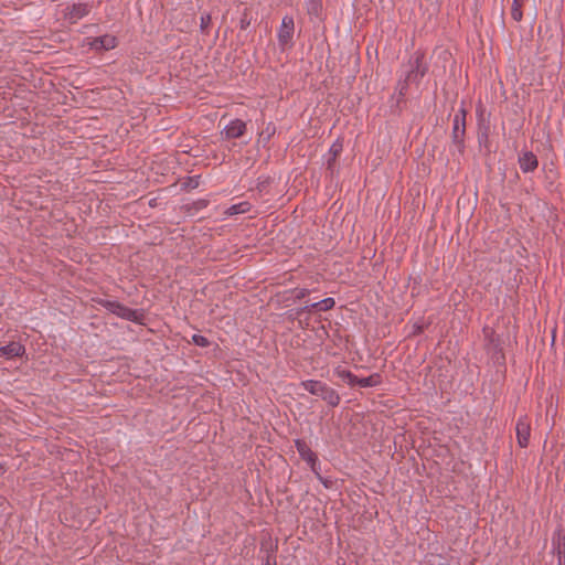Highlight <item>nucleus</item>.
<instances>
[{
	"label": "nucleus",
	"instance_id": "f257e3e1",
	"mask_svg": "<svg viewBox=\"0 0 565 565\" xmlns=\"http://www.w3.org/2000/svg\"><path fill=\"white\" fill-rule=\"evenodd\" d=\"M300 386L310 394L321 397L331 407L340 404L341 398L338 392L321 381L306 380L300 383Z\"/></svg>",
	"mask_w": 565,
	"mask_h": 565
},
{
	"label": "nucleus",
	"instance_id": "f03ea898",
	"mask_svg": "<svg viewBox=\"0 0 565 565\" xmlns=\"http://www.w3.org/2000/svg\"><path fill=\"white\" fill-rule=\"evenodd\" d=\"M95 301L107 311L127 321L139 322L143 317V313L140 310L128 308L116 300L98 298Z\"/></svg>",
	"mask_w": 565,
	"mask_h": 565
},
{
	"label": "nucleus",
	"instance_id": "7ed1b4c3",
	"mask_svg": "<svg viewBox=\"0 0 565 565\" xmlns=\"http://www.w3.org/2000/svg\"><path fill=\"white\" fill-rule=\"evenodd\" d=\"M407 72L405 76V84H418L428 71L427 65L424 63V55L416 52L413 54L407 64Z\"/></svg>",
	"mask_w": 565,
	"mask_h": 565
},
{
	"label": "nucleus",
	"instance_id": "20e7f679",
	"mask_svg": "<svg viewBox=\"0 0 565 565\" xmlns=\"http://www.w3.org/2000/svg\"><path fill=\"white\" fill-rule=\"evenodd\" d=\"M466 117L467 110L461 106L455 114L452 119V141L459 148L463 147L466 135Z\"/></svg>",
	"mask_w": 565,
	"mask_h": 565
},
{
	"label": "nucleus",
	"instance_id": "39448f33",
	"mask_svg": "<svg viewBox=\"0 0 565 565\" xmlns=\"http://www.w3.org/2000/svg\"><path fill=\"white\" fill-rule=\"evenodd\" d=\"M294 32H295L294 18L290 15H285L282 18L281 24L277 31L278 43L282 50L291 46Z\"/></svg>",
	"mask_w": 565,
	"mask_h": 565
},
{
	"label": "nucleus",
	"instance_id": "423d86ee",
	"mask_svg": "<svg viewBox=\"0 0 565 565\" xmlns=\"http://www.w3.org/2000/svg\"><path fill=\"white\" fill-rule=\"evenodd\" d=\"M90 11V7L88 3H74L73 6L68 7L65 12V19L70 23H76L84 17H86Z\"/></svg>",
	"mask_w": 565,
	"mask_h": 565
},
{
	"label": "nucleus",
	"instance_id": "0eeeda50",
	"mask_svg": "<svg viewBox=\"0 0 565 565\" xmlns=\"http://www.w3.org/2000/svg\"><path fill=\"white\" fill-rule=\"evenodd\" d=\"M516 439L520 447L524 448L529 445L531 427L526 417H520L515 426Z\"/></svg>",
	"mask_w": 565,
	"mask_h": 565
},
{
	"label": "nucleus",
	"instance_id": "6e6552de",
	"mask_svg": "<svg viewBox=\"0 0 565 565\" xmlns=\"http://www.w3.org/2000/svg\"><path fill=\"white\" fill-rule=\"evenodd\" d=\"M245 131L246 124L241 119H233L224 127L222 135L226 139H235L242 137Z\"/></svg>",
	"mask_w": 565,
	"mask_h": 565
},
{
	"label": "nucleus",
	"instance_id": "1a4fd4ad",
	"mask_svg": "<svg viewBox=\"0 0 565 565\" xmlns=\"http://www.w3.org/2000/svg\"><path fill=\"white\" fill-rule=\"evenodd\" d=\"M87 44L90 49L96 51H108L116 47L117 40L114 35L105 34L89 40Z\"/></svg>",
	"mask_w": 565,
	"mask_h": 565
},
{
	"label": "nucleus",
	"instance_id": "9d476101",
	"mask_svg": "<svg viewBox=\"0 0 565 565\" xmlns=\"http://www.w3.org/2000/svg\"><path fill=\"white\" fill-rule=\"evenodd\" d=\"M295 446L301 459L308 462L313 471H316L317 456L311 448L301 439L295 440Z\"/></svg>",
	"mask_w": 565,
	"mask_h": 565
},
{
	"label": "nucleus",
	"instance_id": "9b49d317",
	"mask_svg": "<svg viewBox=\"0 0 565 565\" xmlns=\"http://www.w3.org/2000/svg\"><path fill=\"white\" fill-rule=\"evenodd\" d=\"M518 161L521 171L524 173L533 172L539 166L537 158L532 151H523L520 153Z\"/></svg>",
	"mask_w": 565,
	"mask_h": 565
},
{
	"label": "nucleus",
	"instance_id": "f8f14e48",
	"mask_svg": "<svg viewBox=\"0 0 565 565\" xmlns=\"http://www.w3.org/2000/svg\"><path fill=\"white\" fill-rule=\"evenodd\" d=\"M24 353L25 348L20 342H10L7 345L0 347V358L6 360L22 356Z\"/></svg>",
	"mask_w": 565,
	"mask_h": 565
},
{
	"label": "nucleus",
	"instance_id": "ddd939ff",
	"mask_svg": "<svg viewBox=\"0 0 565 565\" xmlns=\"http://www.w3.org/2000/svg\"><path fill=\"white\" fill-rule=\"evenodd\" d=\"M381 384V375L377 373H374L366 377H358L355 380V385L360 387H373Z\"/></svg>",
	"mask_w": 565,
	"mask_h": 565
},
{
	"label": "nucleus",
	"instance_id": "4468645a",
	"mask_svg": "<svg viewBox=\"0 0 565 565\" xmlns=\"http://www.w3.org/2000/svg\"><path fill=\"white\" fill-rule=\"evenodd\" d=\"M252 209V205L248 201H243L236 204L231 205L226 209L225 214L228 216L237 215V214H244L249 212Z\"/></svg>",
	"mask_w": 565,
	"mask_h": 565
},
{
	"label": "nucleus",
	"instance_id": "2eb2a0df",
	"mask_svg": "<svg viewBox=\"0 0 565 565\" xmlns=\"http://www.w3.org/2000/svg\"><path fill=\"white\" fill-rule=\"evenodd\" d=\"M333 373L337 377L345 381L350 386H355L356 375H354L351 371L338 366L334 369Z\"/></svg>",
	"mask_w": 565,
	"mask_h": 565
},
{
	"label": "nucleus",
	"instance_id": "dca6fc26",
	"mask_svg": "<svg viewBox=\"0 0 565 565\" xmlns=\"http://www.w3.org/2000/svg\"><path fill=\"white\" fill-rule=\"evenodd\" d=\"M306 9L310 17L318 18L322 11L321 0H306Z\"/></svg>",
	"mask_w": 565,
	"mask_h": 565
},
{
	"label": "nucleus",
	"instance_id": "f3484780",
	"mask_svg": "<svg viewBox=\"0 0 565 565\" xmlns=\"http://www.w3.org/2000/svg\"><path fill=\"white\" fill-rule=\"evenodd\" d=\"M334 305H335L334 299L331 297H328L320 301L312 302L311 307H317V310H319V311H328V310L332 309L334 307Z\"/></svg>",
	"mask_w": 565,
	"mask_h": 565
},
{
	"label": "nucleus",
	"instance_id": "a211bd4d",
	"mask_svg": "<svg viewBox=\"0 0 565 565\" xmlns=\"http://www.w3.org/2000/svg\"><path fill=\"white\" fill-rule=\"evenodd\" d=\"M524 2L523 1H518L515 2V0H513V3H512V9H511V17L514 21H521L522 18H523V12H522V7H523Z\"/></svg>",
	"mask_w": 565,
	"mask_h": 565
},
{
	"label": "nucleus",
	"instance_id": "6ab92c4d",
	"mask_svg": "<svg viewBox=\"0 0 565 565\" xmlns=\"http://www.w3.org/2000/svg\"><path fill=\"white\" fill-rule=\"evenodd\" d=\"M192 342L195 345L201 347V348H206L210 344L209 339L205 338L204 335H201V334H193L192 335Z\"/></svg>",
	"mask_w": 565,
	"mask_h": 565
},
{
	"label": "nucleus",
	"instance_id": "aec40b11",
	"mask_svg": "<svg viewBox=\"0 0 565 565\" xmlns=\"http://www.w3.org/2000/svg\"><path fill=\"white\" fill-rule=\"evenodd\" d=\"M260 565H276V555L273 548L266 551V556Z\"/></svg>",
	"mask_w": 565,
	"mask_h": 565
},
{
	"label": "nucleus",
	"instance_id": "412c9836",
	"mask_svg": "<svg viewBox=\"0 0 565 565\" xmlns=\"http://www.w3.org/2000/svg\"><path fill=\"white\" fill-rule=\"evenodd\" d=\"M212 18L209 13L202 14L200 19V28L202 31H205L211 24Z\"/></svg>",
	"mask_w": 565,
	"mask_h": 565
},
{
	"label": "nucleus",
	"instance_id": "4be33fe9",
	"mask_svg": "<svg viewBox=\"0 0 565 565\" xmlns=\"http://www.w3.org/2000/svg\"><path fill=\"white\" fill-rule=\"evenodd\" d=\"M329 151L332 154V158L334 159L342 151V145L339 141H337L332 143Z\"/></svg>",
	"mask_w": 565,
	"mask_h": 565
},
{
	"label": "nucleus",
	"instance_id": "5701e85b",
	"mask_svg": "<svg viewBox=\"0 0 565 565\" xmlns=\"http://www.w3.org/2000/svg\"><path fill=\"white\" fill-rule=\"evenodd\" d=\"M313 309H317V307H311V303H310V305H306L305 307L299 308V309L297 310V315H300V313H302V312H310V311H312Z\"/></svg>",
	"mask_w": 565,
	"mask_h": 565
},
{
	"label": "nucleus",
	"instance_id": "b1692460",
	"mask_svg": "<svg viewBox=\"0 0 565 565\" xmlns=\"http://www.w3.org/2000/svg\"><path fill=\"white\" fill-rule=\"evenodd\" d=\"M308 289H301L299 290L298 295H297V298L300 299V298H303L308 295Z\"/></svg>",
	"mask_w": 565,
	"mask_h": 565
},
{
	"label": "nucleus",
	"instance_id": "393cba45",
	"mask_svg": "<svg viewBox=\"0 0 565 565\" xmlns=\"http://www.w3.org/2000/svg\"><path fill=\"white\" fill-rule=\"evenodd\" d=\"M248 24H249V22H248V21H246L245 19H242V20H241V28H242V29H245Z\"/></svg>",
	"mask_w": 565,
	"mask_h": 565
},
{
	"label": "nucleus",
	"instance_id": "a878e982",
	"mask_svg": "<svg viewBox=\"0 0 565 565\" xmlns=\"http://www.w3.org/2000/svg\"><path fill=\"white\" fill-rule=\"evenodd\" d=\"M484 333H486V334H493V332H492V331H490V330H488V329H484Z\"/></svg>",
	"mask_w": 565,
	"mask_h": 565
}]
</instances>
